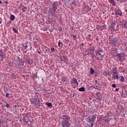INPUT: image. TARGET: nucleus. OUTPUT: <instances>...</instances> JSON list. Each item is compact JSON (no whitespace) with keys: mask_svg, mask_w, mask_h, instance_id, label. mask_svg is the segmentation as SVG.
I'll use <instances>...</instances> for the list:
<instances>
[{"mask_svg":"<svg viewBox=\"0 0 127 127\" xmlns=\"http://www.w3.org/2000/svg\"><path fill=\"white\" fill-rule=\"evenodd\" d=\"M30 103L31 105H33L36 109H38V108L40 107L41 101H40V99L38 97V95H37V98L35 97L30 99Z\"/></svg>","mask_w":127,"mask_h":127,"instance_id":"1","label":"nucleus"},{"mask_svg":"<svg viewBox=\"0 0 127 127\" xmlns=\"http://www.w3.org/2000/svg\"><path fill=\"white\" fill-rule=\"evenodd\" d=\"M125 55H126L125 53L121 52V53L117 54L116 55V58L118 60V61H121L122 62L123 60H125Z\"/></svg>","mask_w":127,"mask_h":127,"instance_id":"2","label":"nucleus"},{"mask_svg":"<svg viewBox=\"0 0 127 127\" xmlns=\"http://www.w3.org/2000/svg\"><path fill=\"white\" fill-rule=\"evenodd\" d=\"M49 9L52 13L55 14V12H56V10H57V5H56V3L52 4L51 6L49 7Z\"/></svg>","mask_w":127,"mask_h":127,"instance_id":"3","label":"nucleus"},{"mask_svg":"<svg viewBox=\"0 0 127 127\" xmlns=\"http://www.w3.org/2000/svg\"><path fill=\"white\" fill-rule=\"evenodd\" d=\"M110 43L112 46H115L118 43V38H113L110 40Z\"/></svg>","mask_w":127,"mask_h":127,"instance_id":"4","label":"nucleus"},{"mask_svg":"<svg viewBox=\"0 0 127 127\" xmlns=\"http://www.w3.org/2000/svg\"><path fill=\"white\" fill-rule=\"evenodd\" d=\"M70 84L71 85L74 84L75 87H77L79 85V82H78V80H77L76 78H73L71 79Z\"/></svg>","mask_w":127,"mask_h":127,"instance_id":"5","label":"nucleus"},{"mask_svg":"<svg viewBox=\"0 0 127 127\" xmlns=\"http://www.w3.org/2000/svg\"><path fill=\"white\" fill-rule=\"evenodd\" d=\"M62 125L63 127H70V123L66 120H64L62 122Z\"/></svg>","mask_w":127,"mask_h":127,"instance_id":"6","label":"nucleus"},{"mask_svg":"<svg viewBox=\"0 0 127 127\" xmlns=\"http://www.w3.org/2000/svg\"><path fill=\"white\" fill-rule=\"evenodd\" d=\"M96 54L97 56L99 55V58H101V59H102L103 57H104V52L102 50H99L98 52H96Z\"/></svg>","mask_w":127,"mask_h":127,"instance_id":"7","label":"nucleus"},{"mask_svg":"<svg viewBox=\"0 0 127 127\" xmlns=\"http://www.w3.org/2000/svg\"><path fill=\"white\" fill-rule=\"evenodd\" d=\"M111 72L113 73V75H116V74H118L119 72H118V68H117V67H113L111 70Z\"/></svg>","mask_w":127,"mask_h":127,"instance_id":"8","label":"nucleus"},{"mask_svg":"<svg viewBox=\"0 0 127 127\" xmlns=\"http://www.w3.org/2000/svg\"><path fill=\"white\" fill-rule=\"evenodd\" d=\"M90 123H95L96 122V116L93 115L89 119Z\"/></svg>","mask_w":127,"mask_h":127,"instance_id":"9","label":"nucleus"},{"mask_svg":"<svg viewBox=\"0 0 127 127\" xmlns=\"http://www.w3.org/2000/svg\"><path fill=\"white\" fill-rule=\"evenodd\" d=\"M115 15H120V16H122V15H123V12H122L121 10L117 9L115 10Z\"/></svg>","mask_w":127,"mask_h":127,"instance_id":"10","label":"nucleus"},{"mask_svg":"<svg viewBox=\"0 0 127 127\" xmlns=\"http://www.w3.org/2000/svg\"><path fill=\"white\" fill-rule=\"evenodd\" d=\"M0 57H1V59H4L5 58V55H4V53L2 50H0Z\"/></svg>","mask_w":127,"mask_h":127,"instance_id":"11","label":"nucleus"},{"mask_svg":"<svg viewBox=\"0 0 127 127\" xmlns=\"http://www.w3.org/2000/svg\"><path fill=\"white\" fill-rule=\"evenodd\" d=\"M23 121L24 122V125H28V117L25 116L23 118Z\"/></svg>","mask_w":127,"mask_h":127,"instance_id":"12","label":"nucleus"},{"mask_svg":"<svg viewBox=\"0 0 127 127\" xmlns=\"http://www.w3.org/2000/svg\"><path fill=\"white\" fill-rule=\"evenodd\" d=\"M108 2L112 4L113 6H116V5H117V3H116V1L115 0H109Z\"/></svg>","mask_w":127,"mask_h":127,"instance_id":"13","label":"nucleus"},{"mask_svg":"<svg viewBox=\"0 0 127 127\" xmlns=\"http://www.w3.org/2000/svg\"><path fill=\"white\" fill-rule=\"evenodd\" d=\"M23 62H22V61H20L18 63V68H22V67H23Z\"/></svg>","mask_w":127,"mask_h":127,"instance_id":"14","label":"nucleus"},{"mask_svg":"<svg viewBox=\"0 0 127 127\" xmlns=\"http://www.w3.org/2000/svg\"><path fill=\"white\" fill-rule=\"evenodd\" d=\"M119 73H116L115 74H113V75L112 76V79H113V80H116V79H119Z\"/></svg>","mask_w":127,"mask_h":127,"instance_id":"15","label":"nucleus"},{"mask_svg":"<svg viewBox=\"0 0 127 127\" xmlns=\"http://www.w3.org/2000/svg\"><path fill=\"white\" fill-rule=\"evenodd\" d=\"M63 120H64V121H70V118L66 115L63 116Z\"/></svg>","mask_w":127,"mask_h":127,"instance_id":"16","label":"nucleus"},{"mask_svg":"<svg viewBox=\"0 0 127 127\" xmlns=\"http://www.w3.org/2000/svg\"><path fill=\"white\" fill-rule=\"evenodd\" d=\"M6 98H7L8 99H10L11 98H12V95H11V94H10L9 93H7L6 94Z\"/></svg>","mask_w":127,"mask_h":127,"instance_id":"17","label":"nucleus"},{"mask_svg":"<svg viewBox=\"0 0 127 127\" xmlns=\"http://www.w3.org/2000/svg\"><path fill=\"white\" fill-rule=\"evenodd\" d=\"M62 81L64 83V82L67 81V77L66 76H64L62 78Z\"/></svg>","mask_w":127,"mask_h":127,"instance_id":"18","label":"nucleus"},{"mask_svg":"<svg viewBox=\"0 0 127 127\" xmlns=\"http://www.w3.org/2000/svg\"><path fill=\"white\" fill-rule=\"evenodd\" d=\"M115 26H116V23H112L110 25V28H112V29H115Z\"/></svg>","mask_w":127,"mask_h":127,"instance_id":"19","label":"nucleus"},{"mask_svg":"<svg viewBox=\"0 0 127 127\" xmlns=\"http://www.w3.org/2000/svg\"><path fill=\"white\" fill-rule=\"evenodd\" d=\"M10 19L11 20V21H13L14 19H15V16H14L13 15L11 14L10 17Z\"/></svg>","mask_w":127,"mask_h":127,"instance_id":"20","label":"nucleus"},{"mask_svg":"<svg viewBox=\"0 0 127 127\" xmlns=\"http://www.w3.org/2000/svg\"><path fill=\"white\" fill-rule=\"evenodd\" d=\"M58 45H59V47L60 48H62V47H63V43H62V42H60V41H59Z\"/></svg>","mask_w":127,"mask_h":127,"instance_id":"21","label":"nucleus"},{"mask_svg":"<svg viewBox=\"0 0 127 127\" xmlns=\"http://www.w3.org/2000/svg\"><path fill=\"white\" fill-rule=\"evenodd\" d=\"M112 116H113V113H112V112L108 111L107 112V116L108 117H112Z\"/></svg>","mask_w":127,"mask_h":127,"instance_id":"22","label":"nucleus"},{"mask_svg":"<svg viewBox=\"0 0 127 127\" xmlns=\"http://www.w3.org/2000/svg\"><path fill=\"white\" fill-rule=\"evenodd\" d=\"M46 106H48L49 108H51V107H52V104L49 103V102L46 103Z\"/></svg>","mask_w":127,"mask_h":127,"instance_id":"23","label":"nucleus"},{"mask_svg":"<svg viewBox=\"0 0 127 127\" xmlns=\"http://www.w3.org/2000/svg\"><path fill=\"white\" fill-rule=\"evenodd\" d=\"M79 91L80 92H85V88H84L83 87H82L79 88Z\"/></svg>","mask_w":127,"mask_h":127,"instance_id":"24","label":"nucleus"},{"mask_svg":"<svg viewBox=\"0 0 127 127\" xmlns=\"http://www.w3.org/2000/svg\"><path fill=\"white\" fill-rule=\"evenodd\" d=\"M22 12H25L26 11V6H23L22 8Z\"/></svg>","mask_w":127,"mask_h":127,"instance_id":"25","label":"nucleus"},{"mask_svg":"<svg viewBox=\"0 0 127 127\" xmlns=\"http://www.w3.org/2000/svg\"><path fill=\"white\" fill-rule=\"evenodd\" d=\"M90 72L91 74H94V73L95 72V70H94V68H93V67L90 68Z\"/></svg>","mask_w":127,"mask_h":127,"instance_id":"26","label":"nucleus"},{"mask_svg":"<svg viewBox=\"0 0 127 127\" xmlns=\"http://www.w3.org/2000/svg\"><path fill=\"white\" fill-rule=\"evenodd\" d=\"M12 30L14 32H15V33H18V31H17V29L15 28H13Z\"/></svg>","mask_w":127,"mask_h":127,"instance_id":"27","label":"nucleus"},{"mask_svg":"<svg viewBox=\"0 0 127 127\" xmlns=\"http://www.w3.org/2000/svg\"><path fill=\"white\" fill-rule=\"evenodd\" d=\"M72 37L73 38V40H75V41H76L77 40V35H72Z\"/></svg>","mask_w":127,"mask_h":127,"instance_id":"28","label":"nucleus"},{"mask_svg":"<svg viewBox=\"0 0 127 127\" xmlns=\"http://www.w3.org/2000/svg\"><path fill=\"white\" fill-rule=\"evenodd\" d=\"M120 81L121 82H123V83L125 82V77L124 76H121V79H120Z\"/></svg>","mask_w":127,"mask_h":127,"instance_id":"29","label":"nucleus"},{"mask_svg":"<svg viewBox=\"0 0 127 127\" xmlns=\"http://www.w3.org/2000/svg\"><path fill=\"white\" fill-rule=\"evenodd\" d=\"M105 123H109V118H107L105 120Z\"/></svg>","mask_w":127,"mask_h":127,"instance_id":"30","label":"nucleus"},{"mask_svg":"<svg viewBox=\"0 0 127 127\" xmlns=\"http://www.w3.org/2000/svg\"><path fill=\"white\" fill-rule=\"evenodd\" d=\"M43 31H47V28L44 27L43 28Z\"/></svg>","mask_w":127,"mask_h":127,"instance_id":"31","label":"nucleus"},{"mask_svg":"<svg viewBox=\"0 0 127 127\" xmlns=\"http://www.w3.org/2000/svg\"><path fill=\"white\" fill-rule=\"evenodd\" d=\"M6 108H7V109H8V108H9V104L6 103Z\"/></svg>","mask_w":127,"mask_h":127,"instance_id":"32","label":"nucleus"},{"mask_svg":"<svg viewBox=\"0 0 127 127\" xmlns=\"http://www.w3.org/2000/svg\"><path fill=\"white\" fill-rule=\"evenodd\" d=\"M112 87L113 88H116L117 87V86H116L115 84H113L112 85Z\"/></svg>","mask_w":127,"mask_h":127,"instance_id":"33","label":"nucleus"},{"mask_svg":"<svg viewBox=\"0 0 127 127\" xmlns=\"http://www.w3.org/2000/svg\"><path fill=\"white\" fill-rule=\"evenodd\" d=\"M51 51H52V52H54V51H55V49H54V48H52L51 49Z\"/></svg>","mask_w":127,"mask_h":127,"instance_id":"34","label":"nucleus"},{"mask_svg":"<svg viewBox=\"0 0 127 127\" xmlns=\"http://www.w3.org/2000/svg\"><path fill=\"white\" fill-rule=\"evenodd\" d=\"M90 127H94V124L93 122H92L91 124H90Z\"/></svg>","mask_w":127,"mask_h":127,"instance_id":"35","label":"nucleus"},{"mask_svg":"<svg viewBox=\"0 0 127 127\" xmlns=\"http://www.w3.org/2000/svg\"><path fill=\"white\" fill-rule=\"evenodd\" d=\"M112 49H113V50H114V51H115V52H117V51H118V50H117V49H116V48H112Z\"/></svg>","mask_w":127,"mask_h":127,"instance_id":"36","label":"nucleus"},{"mask_svg":"<svg viewBox=\"0 0 127 127\" xmlns=\"http://www.w3.org/2000/svg\"><path fill=\"white\" fill-rule=\"evenodd\" d=\"M1 123H2V121L0 120V127H1Z\"/></svg>","mask_w":127,"mask_h":127,"instance_id":"37","label":"nucleus"},{"mask_svg":"<svg viewBox=\"0 0 127 127\" xmlns=\"http://www.w3.org/2000/svg\"><path fill=\"white\" fill-rule=\"evenodd\" d=\"M119 90H120L119 88H116L115 91H116V92H117V91H119Z\"/></svg>","mask_w":127,"mask_h":127,"instance_id":"38","label":"nucleus"},{"mask_svg":"<svg viewBox=\"0 0 127 127\" xmlns=\"http://www.w3.org/2000/svg\"><path fill=\"white\" fill-rule=\"evenodd\" d=\"M27 48V45L24 46V49H26Z\"/></svg>","mask_w":127,"mask_h":127,"instance_id":"39","label":"nucleus"},{"mask_svg":"<svg viewBox=\"0 0 127 127\" xmlns=\"http://www.w3.org/2000/svg\"><path fill=\"white\" fill-rule=\"evenodd\" d=\"M112 15H114L115 14H116V13H114V12H112Z\"/></svg>","mask_w":127,"mask_h":127,"instance_id":"40","label":"nucleus"},{"mask_svg":"<svg viewBox=\"0 0 127 127\" xmlns=\"http://www.w3.org/2000/svg\"><path fill=\"white\" fill-rule=\"evenodd\" d=\"M27 60V63H29V60H28V59L26 60Z\"/></svg>","mask_w":127,"mask_h":127,"instance_id":"41","label":"nucleus"},{"mask_svg":"<svg viewBox=\"0 0 127 127\" xmlns=\"http://www.w3.org/2000/svg\"><path fill=\"white\" fill-rule=\"evenodd\" d=\"M127 21H126V23L124 25H127Z\"/></svg>","mask_w":127,"mask_h":127,"instance_id":"42","label":"nucleus"},{"mask_svg":"<svg viewBox=\"0 0 127 127\" xmlns=\"http://www.w3.org/2000/svg\"><path fill=\"white\" fill-rule=\"evenodd\" d=\"M0 4L2 3V1H1V0H0Z\"/></svg>","mask_w":127,"mask_h":127,"instance_id":"43","label":"nucleus"},{"mask_svg":"<svg viewBox=\"0 0 127 127\" xmlns=\"http://www.w3.org/2000/svg\"><path fill=\"white\" fill-rule=\"evenodd\" d=\"M38 53L39 54H40V52L38 51Z\"/></svg>","mask_w":127,"mask_h":127,"instance_id":"44","label":"nucleus"},{"mask_svg":"<svg viewBox=\"0 0 127 127\" xmlns=\"http://www.w3.org/2000/svg\"><path fill=\"white\" fill-rule=\"evenodd\" d=\"M14 107L15 108H16V107H17V105H15Z\"/></svg>","mask_w":127,"mask_h":127,"instance_id":"45","label":"nucleus"},{"mask_svg":"<svg viewBox=\"0 0 127 127\" xmlns=\"http://www.w3.org/2000/svg\"><path fill=\"white\" fill-rule=\"evenodd\" d=\"M92 55L93 56V54H92ZM92 58H94V56H92Z\"/></svg>","mask_w":127,"mask_h":127,"instance_id":"46","label":"nucleus"},{"mask_svg":"<svg viewBox=\"0 0 127 127\" xmlns=\"http://www.w3.org/2000/svg\"><path fill=\"white\" fill-rule=\"evenodd\" d=\"M90 36H91V35H89V37H90Z\"/></svg>","mask_w":127,"mask_h":127,"instance_id":"47","label":"nucleus"},{"mask_svg":"<svg viewBox=\"0 0 127 127\" xmlns=\"http://www.w3.org/2000/svg\"><path fill=\"white\" fill-rule=\"evenodd\" d=\"M126 12H127V9L126 10Z\"/></svg>","mask_w":127,"mask_h":127,"instance_id":"48","label":"nucleus"},{"mask_svg":"<svg viewBox=\"0 0 127 127\" xmlns=\"http://www.w3.org/2000/svg\"><path fill=\"white\" fill-rule=\"evenodd\" d=\"M1 24V22H0V24Z\"/></svg>","mask_w":127,"mask_h":127,"instance_id":"49","label":"nucleus"},{"mask_svg":"<svg viewBox=\"0 0 127 127\" xmlns=\"http://www.w3.org/2000/svg\"><path fill=\"white\" fill-rule=\"evenodd\" d=\"M36 94H38V93L36 92Z\"/></svg>","mask_w":127,"mask_h":127,"instance_id":"50","label":"nucleus"},{"mask_svg":"<svg viewBox=\"0 0 127 127\" xmlns=\"http://www.w3.org/2000/svg\"><path fill=\"white\" fill-rule=\"evenodd\" d=\"M5 3H7V1L5 2Z\"/></svg>","mask_w":127,"mask_h":127,"instance_id":"51","label":"nucleus"},{"mask_svg":"<svg viewBox=\"0 0 127 127\" xmlns=\"http://www.w3.org/2000/svg\"><path fill=\"white\" fill-rule=\"evenodd\" d=\"M98 59H99V58H97V60H98Z\"/></svg>","mask_w":127,"mask_h":127,"instance_id":"52","label":"nucleus"},{"mask_svg":"<svg viewBox=\"0 0 127 127\" xmlns=\"http://www.w3.org/2000/svg\"><path fill=\"white\" fill-rule=\"evenodd\" d=\"M82 45H84V44H82Z\"/></svg>","mask_w":127,"mask_h":127,"instance_id":"53","label":"nucleus"},{"mask_svg":"<svg viewBox=\"0 0 127 127\" xmlns=\"http://www.w3.org/2000/svg\"><path fill=\"white\" fill-rule=\"evenodd\" d=\"M96 83H97V80H96Z\"/></svg>","mask_w":127,"mask_h":127,"instance_id":"54","label":"nucleus"}]
</instances>
